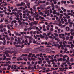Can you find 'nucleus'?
<instances>
[{
  "label": "nucleus",
  "instance_id": "obj_1",
  "mask_svg": "<svg viewBox=\"0 0 74 74\" xmlns=\"http://www.w3.org/2000/svg\"><path fill=\"white\" fill-rule=\"evenodd\" d=\"M50 45H52L53 46H53H55V47H58V48L59 49H60V47H61V45H59V44H55L54 45H52L51 44V43H48L47 44V45L46 46L47 47H51V46H50Z\"/></svg>",
  "mask_w": 74,
  "mask_h": 74
},
{
  "label": "nucleus",
  "instance_id": "obj_2",
  "mask_svg": "<svg viewBox=\"0 0 74 74\" xmlns=\"http://www.w3.org/2000/svg\"><path fill=\"white\" fill-rule=\"evenodd\" d=\"M19 12H20V11L18 12L17 13H14V15L17 18L16 19H19Z\"/></svg>",
  "mask_w": 74,
  "mask_h": 74
},
{
  "label": "nucleus",
  "instance_id": "obj_3",
  "mask_svg": "<svg viewBox=\"0 0 74 74\" xmlns=\"http://www.w3.org/2000/svg\"><path fill=\"white\" fill-rule=\"evenodd\" d=\"M16 20H18V22H19V23L20 25H21V27H22V24H24L25 23H24V22H23L22 23V22L21 21V20H19V19H17Z\"/></svg>",
  "mask_w": 74,
  "mask_h": 74
},
{
  "label": "nucleus",
  "instance_id": "obj_4",
  "mask_svg": "<svg viewBox=\"0 0 74 74\" xmlns=\"http://www.w3.org/2000/svg\"><path fill=\"white\" fill-rule=\"evenodd\" d=\"M51 34H52V32H50L48 33H47V34L46 35V36H47V37H49Z\"/></svg>",
  "mask_w": 74,
  "mask_h": 74
},
{
  "label": "nucleus",
  "instance_id": "obj_5",
  "mask_svg": "<svg viewBox=\"0 0 74 74\" xmlns=\"http://www.w3.org/2000/svg\"><path fill=\"white\" fill-rule=\"evenodd\" d=\"M60 19H59L58 20L59 21V26H61L62 25L61 24V21H60Z\"/></svg>",
  "mask_w": 74,
  "mask_h": 74
},
{
  "label": "nucleus",
  "instance_id": "obj_6",
  "mask_svg": "<svg viewBox=\"0 0 74 74\" xmlns=\"http://www.w3.org/2000/svg\"><path fill=\"white\" fill-rule=\"evenodd\" d=\"M6 60L7 61H8L9 60H11V58L10 57L8 58H6Z\"/></svg>",
  "mask_w": 74,
  "mask_h": 74
},
{
  "label": "nucleus",
  "instance_id": "obj_7",
  "mask_svg": "<svg viewBox=\"0 0 74 74\" xmlns=\"http://www.w3.org/2000/svg\"><path fill=\"white\" fill-rule=\"evenodd\" d=\"M30 3H28L27 4V5L28 6V8H30Z\"/></svg>",
  "mask_w": 74,
  "mask_h": 74
},
{
  "label": "nucleus",
  "instance_id": "obj_8",
  "mask_svg": "<svg viewBox=\"0 0 74 74\" xmlns=\"http://www.w3.org/2000/svg\"><path fill=\"white\" fill-rule=\"evenodd\" d=\"M71 21V20H70V19H69V20H68V22L69 23H70V25H72L73 24V22H70Z\"/></svg>",
  "mask_w": 74,
  "mask_h": 74
},
{
  "label": "nucleus",
  "instance_id": "obj_9",
  "mask_svg": "<svg viewBox=\"0 0 74 74\" xmlns=\"http://www.w3.org/2000/svg\"><path fill=\"white\" fill-rule=\"evenodd\" d=\"M4 55H6V56H9V54H8V53H7V51H5V52Z\"/></svg>",
  "mask_w": 74,
  "mask_h": 74
},
{
  "label": "nucleus",
  "instance_id": "obj_10",
  "mask_svg": "<svg viewBox=\"0 0 74 74\" xmlns=\"http://www.w3.org/2000/svg\"><path fill=\"white\" fill-rule=\"evenodd\" d=\"M38 50L40 52H43V50H42L41 49V48H39L38 49Z\"/></svg>",
  "mask_w": 74,
  "mask_h": 74
},
{
  "label": "nucleus",
  "instance_id": "obj_11",
  "mask_svg": "<svg viewBox=\"0 0 74 74\" xmlns=\"http://www.w3.org/2000/svg\"><path fill=\"white\" fill-rule=\"evenodd\" d=\"M49 10H46V11H45V14L46 15L47 14V13H49Z\"/></svg>",
  "mask_w": 74,
  "mask_h": 74
},
{
  "label": "nucleus",
  "instance_id": "obj_12",
  "mask_svg": "<svg viewBox=\"0 0 74 74\" xmlns=\"http://www.w3.org/2000/svg\"><path fill=\"white\" fill-rule=\"evenodd\" d=\"M1 25H0V29H3V27H4V26H3V25H3V24H1Z\"/></svg>",
  "mask_w": 74,
  "mask_h": 74
},
{
  "label": "nucleus",
  "instance_id": "obj_13",
  "mask_svg": "<svg viewBox=\"0 0 74 74\" xmlns=\"http://www.w3.org/2000/svg\"><path fill=\"white\" fill-rule=\"evenodd\" d=\"M66 31H69V30H70V28H69V27H66Z\"/></svg>",
  "mask_w": 74,
  "mask_h": 74
},
{
  "label": "nucleus",
  "instance_id": "obj_14",
  "mask_svg": "<svg viewBox=\"0 0 74 74\" xmlns=\"http://www.w3.org/2000/svg\"><path fill=\"white\" fill-rule=\"evenodd\" d=\"M17 21L16 20H14L12 21V22L11 23L12 24H13L14 23H16ZM14 22V23H13Z\"/></svg>",
  "mask_w": 74,
  "mask_h": 74
},
{
  "label": "nucleus",
  "instance_id": "obj_15",
  "mask_svg": "<svg viewBox=\"0 0 74 74\" xmlns=\"http://www.w3.org/2000/svg\"><path fill=\"white\" fill-rule=\"evenodd\" d=\"M33 8L34 10V11H36V5H34L33 6Z\"/></svg>",
  "mask_w": 74,
  "mask_h": 74
},
{
  "label": "nucleus",
  "instance_id": "obj_16",
  "mask_svg": "<svg viewBox=\"0 0 74 74\" xmlns=\"http://www.w3.org/2000/svg\"><path fill=\"white\" fill-rule=\"evenodd\" d=\"M6 38L7 39V40H10V38L9 37H8V35L6 36Z\"/></svg>",
  "mask_w": 74,
  "mask_h": 74
},
{
  "label": "nucleus",
  "instance_id": "obj_17",
  "mask_svg": "<svg viewBox=\"0 0 74 74\" xmlns=\"http://www.w3.org/2000/svg\"><path fill=\"white\" fill-rule=\"evenodd\" d=\"M5 15H10V13H7L6 12H4Z\"/></svg>",
  "mask_w": 74,
  "mask_h": 74
},
{
  "label": "nucleus",
  "instance_id": "obj_18",
  "mask_svg": "<svg viewBox=\"0 0 74 74\" xmlns=\"http://www.w3.org/2000/svg\"><path fill=\"white\" fill-rule=\"evenodd\" d=\"M41 44L42 45H43V44H45V45H47V42H46L45 43H44V42H42L41 43Z\"/></svg>",
  "mask_w": 74,
  "mask_h": 74
},
{
  "label": "nucleus",
  "instance_id": "obj_19",
  "mask_svg": "<svg viewBox=\"0 0 74 74\" xmlns=\"http://www.w3.org/2000/svg\"><path fill=\"white\" fill-rule=\"evenodd\" d=\"M49 37L50 38H51V39H52V40H53V39H54V38H53L52 36H49Z\"/></svg>",
  "mask_w": 74,
  "mask_h": 74
},
{
  "label": "nucleus",
  "instance_id": "obj_20",
  "mask_svg": "<svg viewBox=\"0 0 74 74\" xmlns=\"http://www.w3.org/2000/svg\"><path fill=\"white\" fill-rule=\"evenodd\" d=\"M55 40H57V41H58V42H59V41H60V40L58 39V38H55Z\"/></svg>",
  "mask_w": 74,
  "mask_h": 74
},
{
  "label": "nucleus",
  "instance_id": "obj_21",
  "mask_svg": "<svg viewBox=\"0 0 74 74\" xmlns=\"http://www.w3.org/2000/svg\"><path fill=\"white\" fill-rule=\"evenodd\" d=\"M14 70H16L15 71H19V70L17 69V68L16 67H14Z\"/></svg>",
  "mask_w": 74,
  "mask_h": 74
},
{
  "label": "nucleus",
  "instance_id": "obj_22",
  "mask_svg": "<svg viewBox=\"0 0 74 74\" xmlns=\"http://www.w3.org/2000/svg\"><path fill=\"white\" fill-rule=\"evenodd\" d=\"M39 14L40 15H42V16L44 15V13H42V12H39Z\"/></svg>",
  "mask_w": 74,
  "mask_h": 74
},
{
  "label": "nucleus",
  "instance_id": "obj_23",
  "mask_svg": "<svg viewBox=\"0 0 74 74\" xmlns=\"http://www.w3.org/2000/svg\"><path fill=\"white\" fill-rule=\"evenodd\" d=\"M32 53H30L29 54V55H28L27 56H28V57H31V56H32Z\"/></svg>",
  "mask_w": 74,
  "mask_h": 74
},
{
  "label": "nucleus",
  "instance_id": "obj_24",
  "mask_svg": "<svg viewBox=\"0 0 74 74\" xmlns=\"http://www.w3.org/2000/svg\"><path fill=\"white\" fill-rule=\"evenodd\" d=\"M36 26H34L33 27H32V29H34V30H35V29H36Z\"/></svg>",
  "mask_w": 74,
  "mask_h": 74
},
{
  "label": "nucleus",
  "instance_id": "obj_25",
  "mask_svg": "<svg viewBox=\"0 0 74 74\" xmlns=\"http://www.w3.org/2000/svg\"><path fill=\"white\" fill-rule=\"evenodd\" d=\"M39 19H44V18L42 17L41 16H39Z\"/></svg>",
  "mask_w": 74,
  "mask_h": 74
},
{
  "label": "nucleus",
  "instance_id": "obj_26",
  "mask_svg": "<svg viewBox=\"0 0 74 74\" xmlns=\"http://www.w3.org/2000/svg\"><path fill=\"white\" fill-rule=\"evenodd\" d=\"M15 11H17V12H18V11H19V10H18V9L16 8H15Z\"/></svg>",
  "mask_w": 74,
  "mask_h": 74
},
{
  "label": "nucleus",
  "instance_id": "obj_27",
  "mask_svg": "<svg viewBox=\"0 0 74 74\" xmlns=\"http://www.w3.org/2000/svg\"><path fill=\"white\" fill-rule=\"evenodd\" d=\"M71 62H74V59L73 58H71L70 60Z\"/></svg>",
  "mask_w": 74,
  "mask_h": 74
},
{
  "label": "nucleus",
  "instance_id": "obj_28",
  "mask_svg": "<svg viewBox=\"0 0 74 74\" xmlns=\"http://www.w3.org/2000/svg\"><path fill=\"white\" fill-rule=\"evenodd\" d=\"M41 21H47V20H45V19H41Z\"/></svg>",
  "mask_w": 74,
  "mask_h": 74
},
{
  "label": "nucleus",
  "instance_id": "obj_29",
  "mask_svg": "<svg viewBox=\"0 0 74 74\" xmlns=\"http://www.w3.org/2000/svg\"><path fill=\"white\" fill-rule=\"evenodd\" d=\"M6 63H8V64H10L11 63V62L10 61H8L6 62Z\"/></svg>",
  "mask_w": 74,
  "mask_h": 74
},
{
  "label": "nucleus",
  "instance_id": "obj_30",
  "mask_svg": "<svg viewBox=\"0 0 74 74\" xmlns=\"http://www.w3.org/2000/svg\"><path fill=\"white\" fill-rule=\"evenodd\" d=\"M64 15L66 16H68V15L67 14V13H64Z\"/></svg>",
  "mask_w": 74,
  "mask_h": 74
},
{
  "label": "nucleus",
  "instance_id": "obj_31",
  "mask_svg": "<svg viewBox=\"0 0 74 74\" xmlns=\"http://www.w3.org/2000/svg\"><path fill=\"white\" fill-rule=\"evenodd\" d=\"M6 42V40H4L3 41V45H5V43Z\"/></svg>",
  "mask_w": 74,
  "mask_h": 74
},
{
  "label": "nucleus",
  "instance_id": "obj_32",
  "mask_svg": "<svg viewBox=\"0 0 74 74\" xmlns=\"http://www.w3.org/2000/svg\"><path fill=\"white\" fill-rule=\"evenodd\" d=\"M53 15H55L57 14V13L55 12H53Z\"/></svg>",
  "mask_w": 74,
  "mask_h": 74
},
{
  "label": "nucleus",
  "instance_id": "obj_33",
  "mask_svg": "<svg viewBox=\"0 0 74 74\" xmlns=\"http://www.w3.org/2000/svg\"><path fill=\"white\" fill-rule=\"evenodd\" d=\"M54 35H55V36H56V37H58V34L56 33H54Z\"/></svg>",
  "mask_w": 74,
  "mask_h": 74
},
{
  "label": "nucleus",
  "instance_id": "obj_34",
  "mask_svg": "<svg viewBox=\"0 0 74 74\" xmlns=\"http://www.w3.org/2000/svg\"><path fill=\"white\" fill-rule=\"evenodd\" d=\"M33 15L34 17H36V15L35 13H33Z\"/></svg>",
  "mask_w": 74,
  "mask_h": 74
},
{
  "label": "nucleus",
  "instance_id": "obj_35",
  "mask_svg": "<svg viewBox=\"0 0 74 74\" xmlns=\"http://www.w3.org/2000/svg\"><path fill=\"white\" fill-rule=\"evenodd\" d=\"M17 7H18L19 6H22V5H21V4H18L17 5Z\"/></svg>",
  "mask_w": 74,
  "mask_h": 74
},
{
  "label": "nucleus",
  "instance_id": "obj_36",
  "mask_svg": "<svg viewBox=\"0 0 74 74\" xmlns=\"http://www.w3.org/2000/svg\"><path fill=\"white\" fill-rule=\"evenodd\" d=\"M13 59L14 60H15L16 59V57L15 56H14L13 57Z\"/></svg>",
  "mask_w": 74,
  "mask_h": 74
},
{
  "label": "nucleus",
  "instance_id": "obj_37",
  "mask_svg": "<svg viewBox=\"0 0 74 74\" xmlns=\"http://www.w3.org/2000/svg\"><path fill=\"white\" fill-rule=\"evenodd\" d=\"M29 40H33V38H32V37H29Z\"/></svg>",
  "mask_w": 74,
  "mask_h": 74
},
{
  "label": "nucleus",
  "instance_id": "obj_38",
  "mask_svg": "<svg viewBox=\"0 0 74 74\" xmlns=\"http://www.w3.org/2000/svg\"><path fill=\"white\" fill-rule=\"evenodd\" d=\"M60 29H59L58 30V33H60Z\"/></svg>",
  "mask_w": 74,
  "mask_h": 74
},
{
  "label": "nucleus",
  "instance_id": "obj_39",
  "mask_svg": "<svg viewBox=\"0 0 74 74\" xmlns=\"http://www.w3.org/2000/svg\"><path fill=\"white\" fill-rule=\"evenodd\" d=\"M72 42H68V44H72Z\"/></svg>",
  "mask_w": 74,
  "mask_h": 74
},
{
  "label": "nucleus",
  "instance_id": "obj_40",
  "mask_svg": "<svg viewBox=\"0 0 74 74\" xmlns=\"http://www.w3.org/2000/svg\"><path fill=\"white\" fill-rule=\"evenodd\" d=\"M55 7H56V8H59V6H58V5H55Z\"/></svg>",
  "mask_w": 74,
  "mask_h": 74
},
{
  "label": "nucleus",
  "instance_id": "obj_41",
  "mask_svg": "<svg viewBox=\"0 0 74 74\" xmlns=\"http://www.w3.org/2000/svg\"><path fill=\"white\" fill-rule=\"evenodd\" d=\"M66 63H68L69 62H70V60H67L66 61Z\"/></svg>",
  "mask_w": 74,
  "mask_h": 74
},
{
  "label": "nucleus",
  "instance_id": "obj_42",
  "mask_svg": "<svg viewBox=\"0 0 74 74\" xmlns=\"http://www.w3.org/2000/svg\"><path fill=\"white\" fill-rule=\"evenodd\" d=\"M25 42L26 43H28V42L27 41V39H26L25 40Z\"/></svg>",
  "mask_w": 74,
  "mask_h": 74
},
{
  "label": "nucleus",
  "instance_id": "obj_43",
  "mask_svg": "<svg viewBox=\"0 0 74 74\" xmlns=\"http://www.w3.org/2000/svg\"><path fill=\"white\" fill-rule=\"evenodd\" d=\"M14 14H15V13L14 12L10 13V15H14Z\"/></svg>",
  "mask_w": 74,
  "mask_h": 74
},
{
  "label": "nucleus",
  "instance_id": "obj_44",
  "mask_svg": "<svg viewBox=\"0 0 74 74\" xmlns=\"http://www.w3.org/2000/svg\"><path fill=\"white\" fill-rule=\"evenodd\" d=\"M51 5H52V7H55V6H54V3H52Z\"/></svg>",
  "mask_w": 74,
  "mask_h": 74
},
{
  "label": "nucleus",
  "instance_id": "obj_45",
  "mask_svg": "<svg viewBox=\"0 0 74 74\" xmlns=\"http://www.w3.org/2000/svg\"><path fill=\"white\" fill-rule=\"evenodd\" d=\"M66 18H67L68 19H70V16H66Z\"/></svg>",
  "mask_w": 74,
  "mask_h": 74
},
{
  "label": "nucleus",
  "instance_id": "obj_46",
  "mask_svg": "<svg viewBox=\"0 0 74 74\" xmlns=\"http://www.w3.org/2000/svg\"><path fill=\"white\" fill-rule=\"evenodd\" d=\"M66 26V24H65V25H63L62 26H61V27H65V26Z\"/></svg>",
  "mask_w": 74,
  "mask_h": 74
},
{
  "label": "nucleus",
  "instance_id": "obj_47",
  "mask_svg": "<svg viewBox=\"0 0 74 74\" xmlns=\"http://www.w3.org/2000/svg\"><path fill=\"white\" fill-rule=\"evenodd\" d=\"M3 57H4V58L5 59H6V56H5V54H4V55H3Z\"/></svg>",
  "mask_w": 74,
  "mask_h": 74
},
{
  "label": "nucleus",
  "instance_id": "obj_48",
  "mask_svg": "<svg viewBox=\"0 0 74 74\" xmlns=\"http://www.w3.org/2000/svg\"><path fill=\"white\" fill-rule=\"evenodd\" d=\"M60 13H61V14L63 13V12L62 10H61L59 12Z\"/></svg>",
  "mask_w": 74,
  "mask_h": 74
},
{
  "label": "nucleus",
  "instance_id": "obj_49",
  "mask_svg": "<svg viewBox=\"0 0 74 74\" xmlns=\"http://www.w3.org/2000/svg\"><path fill=\"white\" fill-rule=\"evenodd\" d=\"M61 3H62V4H63L64 3V1H62L61 2Z\"/></svg>",
  "mask_w": 74,
  "mask_h": 74
},
{
  "label": "nucleus",
  "instance_id": "obj_50",
  "mask_svg": "<svg viewBox=\"0 0 74 74\" xmlns=\"http://www.w3.org/2000/svg\"><path fill=\"white\" fill-rule=\"evenodd\" d=\"M28 60H29V61H31L32 60L30 58H28Z\"/></svg>",
  "mask_w": 74,
  "mask_h": 74
},
{
  "label": "nucleus",
  "instance_id": "obj_51",
  "mask_svg": "<svg viewBox=\"0 0 74 74\" xmlns=\"http://www.w3.org/2000/svg\"><path fill=\"white\" fill-rule=\"evenodd\" d=\"M53 74H56V71H53Z\"/></svg>",
  "mask_w": 74,
  "mask_h": 74
},
{
  "label": "nucleus",
  "instance_id": "obj_52",
  "mask_svg": "<svg viewBox=\"0 0 74 74\" xmlns=\"http://www.w3.org/2000/svg\"><path fill=\"white\" fill-rule=\"evenodd\" d=\"M64 50H65V51H67V47H66L64 49Z\"/></svg>",
  "mask_w": 74,
  "mask_h": 74
},
{
  "label": "nucleus",
  "instance_id": "obj_53",
  "mask_svg": "<svg viewBox=\"0 0 74 74\" xmlns=\"http://www.w3.org/2000/svg\"><path fill=\"white\" fill-rule=\"evenodd\" d=\"M11 40H14V37H11Z\"/></svg>",
  "mask_w": 74,
  "mask_h": 74
},
{
  "label": "nucleus",
  "instance_id": "obj_54",
  "mask_svg": "<svg viewBox=\"0 0 74 74\" xmlns=\"http://www.w3.org/2000/svg\"><path fill=\"white\" fill-rule=\"evenodd\" d=\"M31 64H32L33 65L34 64V62L33 61H32Z\"/></svg>",
  "mask_w": 74,
  "mask_h": 74
},
{
  "label": "nucleus",
  "instance_id": "obj_55",
  "mask_svg": "<svg viewBox=\"0 0 74 74\" xmlns=\"http://www.w3.org/2000/svg\"><path fill=\"white\" fill-rule=\"evenodd\" d=\"M69 39V36L66 37V40H68Z\"/></svg>",
  "mask_w": 74,
  "mask_h": 74
},
{
  "label": "nucleus",
  "instance_id": "obj_56",
  "mask_svg": "<svg viewBox=\"0 0 74 74\" xmlns=\"http://www.w3.org/2000/svg\"><path fill=\"white\" fill-rule=\"evenodd\" d=\"M70 38H71V39H73V36H70Z\"/></svg>",
  "mask_w": 74,
  "mask_h": 74
},
{
  "label": "nucleus",
  "instance_id": "obj_57",
  "mask_svg": "<svg viewBox=\"0 0 74 74\" xmlns=\"http://www.w3.org/2000/svg\"><path fill=\"white\" fill-rule=\"evenodd\" d=\"M3 15H4V14H2L1 15V14L0 16H1V17H3Z\"/></svg>",
  "mask_w": 74,
  "mask_h": 74
},
{
  "label": "nucleus",
  "instance_id": "obj_58",
  "mask_svg": "<svg viewBox=\"0 0 74 74\" xmlns=\"http://www.w3.org/2000/svg\"><path fill=\"white\" fill-rule=\"evenodd\" d=\"M6 68H3V69H2V70H3V71L6 70Z\"/></svg>",
  "mask_w": 74,
  "mask_h": 74
},
{
  "label": "nucleus",
  "instance_id": "obj_59",
  "mask_svg": "<svg viewBox=\"0 0 74 74\" xmlns=\"http://www.w3.org/2000/svg\"><path fill=\"white\" fill-rule=\"evenodd\" d=\"M68 15H71V13H68V14H67Z\"/></svg>",
  "mask_w": 74,
  "mask_h": 74
},
{
  "label": "nucleus",
  "instance_id": "obj_60",
  "mask_svg": "<svg viewBox=\"0 0 74 74\" xmlns=\"http://www.w3.org/2000/svg\"><path fill=\"white\" fill-rule=\"evenodd\" d=\"M21 5L22 6V5H23V2H22L21 3Z\"/></svg>",
  "mask_w": 74,
  "mask_h": 74
},
{
  "label": "nucleus",
  "instance_id": "obj_61",
  "mask_svg": "<svg viewBox=\"0 0 74 74\" xmlns=\"http://www.w3.org/2000/svg\"><path fill=\"white\" fill-rule=\"evenodd\" d=\"M7 5V3H6L3 4L4 6H6Z\"/></svg>",
  "mask_w": 74,
  "mask_h": 74
},
{
  "label": "nucleus",
  "instance_id": "obj_62",
  "mask_svg": "<svg viewBox=\"0 0 74 74\" xmlns=\"http://www.w3.org/2000/svg\"><path fill=\"white\" fill-rule=\"evenodd\" d=\"M62 64H63V65H64L65 64H66V62H64V63H63Z\"/></svg>",
  "mask_w": 74,
  "mask_h": 74
},
{
  "label": "nucleus",
  "instance_id": "obj_63",
  "mask_svg": "<svg viewBox=\"0 0 74 74\" xmlns=\"http://www.w3.org/2000/svg\"><path fill=\"white\" fill-rule=\"evenodd\" d=\"M3 8L4 10H7V7L3 6Z\"/></svg>",
  "mask_w": 74,
  "mask_h": 74
},
{
  "label": "nucleus",
  "instance_id": "obj_64",
  "mask_svg": "<svg viewBox=\"0 0 74 74\" xmlns=\"http://www.w3.org/2000/svg\"><path fill=\"white\" fill-rule=\"evenodd\" d=\"M28 18H29V19H32L31 18V16H30V15L28 16Z\"/></svg>",
  "mask_w": 74,
  "mask_h": 74
}]
</instances>
